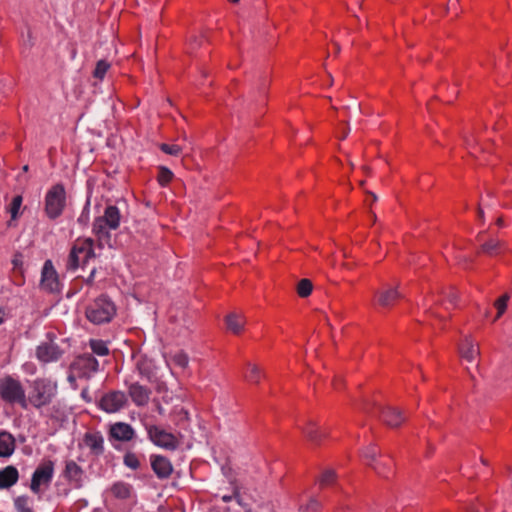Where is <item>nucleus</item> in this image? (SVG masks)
Returning <instances> with one entry per match:
<instances>
[{
  "instance_id": "nucleus-2",
  "label": "nucleus",
  "mask_w": 512,
  "mask_h": 512,
  "mask_svg": "<svg viewBox=\"0 0 512 512\" xmlns=\"http://www.w3.org/2000/svg\"><path fill=\"white\" fill-rule=\"evenodd\" d=\"M120 211L116 206L109 205L104 211V215L95 219L93 223V232L98 237L100 245L102 242H109V230H116L120 224Z\"/></svg>"
},
{
  "instance_id": "nucleus-45",
  "label": "nucleus",
  "mask_w": 512,
  "mask_h": 512,
  "mask_svg": "<svg viewBox=\"0 0 512 512\" xmlns=\"http://www.w3.org/2000/svg\"><path fill=\"white\" fill-rule=\"evenodd\" d=\"M95 273H96V268H93L90 272V275L88 276V278L86 279V283L91 285L93 283V280H94V276H95Z\"/></svg>"
},
{
  "instance_id": "nucleus-28",
  "label": "nucleus",
  "mask_w": 512,
  "mask_h": 512,
  "mask_svg": "<svg viewBox=\"0 0 512 512\" xmlns=\"http://www.w3.org/2000/svg\"><path fill=\"white\" fill-rule=\"evenodd\" d=\"M296 290L300 297H308L313 290V284L309 279H301L297 284Z\"/></svg>"
},
{
  "instance_id": "nucleus-19",
  "label": "nucleus",
  "mask_w": 512,
  "mask_h": 512,
  "mask_svg": "<svg viewBox=\"0 0 512 512\" xmlns=\"http://www.w3.org/2000/svg\"><path fill=\"white\" fill-rule=\"evenodd\" d=\"M19 473L16 467L9 465L0 470V489H8L17 483Z\"/></svg>"
},
{
  "instance_id": "nucleus-43",
  "label": "nucleus",
  "mask_w": 512,
  "mask_h": 512,
  "mask_svg": "<svg viewBox=\"0 0 512 512\" xmlns=\"http://www.w3.org/2000/svg\"><path fill=\"white\" fill-rule=\"evenodd\" d=\"M79 378V375L76 373L74 369L70 368L69 374H68V381L72 384H76V379Z\"/></svg>"
},
{
  "instance_id": "nucleus-57",
  "label": "nucleus",
  "mask_w": 512,
  "mask_h": 512,
  "mask_svg": "<svg viewBox=\"0 0 512 512\" xmlns=\"http://www.w3.org/2000/svg\"><path fill=\"white\" fill-rule=\"evenodd\" d=\"M334 387L337 389L338 388V384H337V380L334 381Z\"/></svg>"
},
{
  "instance_id": "nucleus-27",
  "label": "nucleus",
  "mask_w": 512,
  "mask_h": 512,
  "mask_svg": "<svg viewBox=\"0 0 512 512\" xmlns=\"http://www.w3.org/2000/svg\"><path fill=\"white\" fill-rule=\"evenodd\" d=\"M261 376L262 372L258 366L251 363L247 364V371L244 375L247 381L258 384Z\"/></svg>"
},
{
  "instance_id": "nucleus-26",
  "label": "nucleus",
  "mask_w": 512,
  "mask_h": 512,
  "mask_svg": "<svg viewBox=\"0 0 512 512\" xmlns=\"http://www.w3.org/2000/svg\"><path fill=\"white\" fill-rule=\"evenodd\" d=\"M14 506L17 512H34L31 499L25 495L15 498Z\"/></svg>"
},
{
  "instance_id": "nucleus-58",
  "label": "nucleus",
  "mask_w": 512,
  "mask_h": 512,
  "mask_svg": "<svg viewBox=\"0 0 512 512\" xmlns=\"http://www.w3.org/2000/svg\"><path fill=\"white\" fill-rule=\"evenodd\" d=\"M28 39H31V32L28 30Z\"/></svg>"
},
{
  "instance_id": "nucleus-53",
  "label": "nucleus",
  "mask_w": 512,
  "mask_h": 512,
  "mask_svg": "<svg viewBox=\"0 0 512 512\" xmlns=\"http://www.w3.org/2000/svg\"><path fill=\"white\" fill-rule=\"evenodd\" d=\"M428 312H429V313H431L433 316H435V317H437V318H440V317L438 316V314H436V313L432 312V311H431V309H428Z\"/></svg>"
},
{
  "instance_id": "nucleus-30",
  "label": "nucleus",
  "mask_w": 512,
  "mask_h": 512,
  "mask_svg": "<svg viewBox=\"0 0 512 512\" xmlns=\"http://www.w3.org/2000/svg\"><path fill=\"white\" fill-rule=\"evenodd\" d=\"M110 68V64L105 60H99L96 64L93 76L99 80H102Z\"/></svg>"
},
{
  "instance_id": "nucleus-9",
  "label": "nucleus",
  "mask_w": 512,
  "mask_h": 512,
  "mask_svg": "<svg viewBox=\"0 0 512 512\" xmlns=\"http://www.w3.org/2000/svg\"><path fill=\"white\" fill-rule=\"evenodd\" d=\"M70 366L76 371L79 378H90L98 371L99 363L93 355L83 354L78 356Z\"/></svg>"
},
{
  "instance_id": "nucleus-51",
  "label": "nucleus",
  "mask_w": 512,
  "mask_h": 512,
  "mask_svg": "<svg viewBox=\"0 0 512 512\" xmlns=\"http://www.w3.org/2000/svg\"><path fill=\"white\" fill-rule=\"evenodd\" d=\"M348 132H349V129L346 130L345 132H343V135H342L341 139L346 138V136L348 135Z\"/></svg>"
},
{
  "instance_id": "nucleus-22",
  "label": "nucleus",
  "mask_w": 512,
  "mask_h": 512,
  "mask_svg": "<svg viewBox=\"0 0 512 512\" xmlns=\"http://www.w3.org/2000/svg\"><path fill=\"white\" fill-rule=\"evenodd\" d=\"M15 449V439L14 437L3 431L0 433V457H8L12 455Z\"/></svg>"
},
{
  "instance_id": "nucleus-6",
  "label": "nucleus",
  "mask_w": 512,
  "mask_h": 512,
  "mask_svg": "<svg viewBox=\"0 0 512 512\" xmlns=\"http://www.w3.org/2000/svg\"><path fill=\"white\" fill-rule=\"evenodd\" d=\"M93 257H95L93 240L91 238L78 240L68 256L67 269L75 270L80 266H85Z\"/></svg>"
},
{
  "instance_id": "nucleus-10",
  "label": "nucleus",
  "mask_w": 512,
  "mask_h": 512,
  "mask_svg": "<svg viewBox=\"0 0 512 512\" xmlns=\"http://www.w3.org/2000/svg\"><path fill=\"white\" fill-rule=\"evenodd\" d=\"M127 403V397L122 391H111L105 394L100 400V407L108 413H115L122 409Z\"/></svg>"
},
{
  "instance_id": "nucleus-37",
  "label": "nucleus",
  "mask_w": 512,
  "mask_h": 512,
  "mask_svg": "<svg viewBox=\"0 0 512 512\" xmlns=\"http://www.w3.org/2000/svg\"><path fill=\"white\" fill-rule=\"evenodd\" d=\"M336 478V473L333 470H326L323 472L320 483L322 486L329 485L334 482Z\"/></svg>"
},
{
  "instance_id": "nucleus-21",
  "label": "nucleus",
  "mask_w": 512,
  "mask_h": 512,
  "mask_svg": "<svg viewBox=\"0 0 512 512\" xmlns=\"http://www.w3.org/2000/svg\"><path fill=\"white\" fill-rule=\"evenodd\" d=\"M303 434L314 445L320 444L322 438L327 436L325 431H322L317 425L310 421L308 425L303 428Z\"/></svg>"
},
{
  "instance_id": "nucleus-1",
  "label": "nucleus",
  "mask_w": 512,
  "mask_h": 512,
  "mask_svg": "<svg viewBox=\"0 0 512 512\" xmlns=\"http://www.w3.org/2000/svg\"><path fill=\"white\" fill-rule=\"evenodd\" d=\"M57 393V385L47 379H36L31 385L30 392L26 396V409L29 405L40 409L49 405Z\"/></svg>"
},
{
  "instance_id": "nucleus-13",
  "label": "nucleus",
  "mask_w": 512,
  "mask_h": 512,
  "mask_svg": "<svg viewBox=\"0 0 512 512\" xmlns=\"http://www.w3.org/2000/svg\"><path fill=\"white\" fill-rule=\"evenodd\" d=\"M64 476L73 483L75 488L82 487L84 471L75 461L66 462Z\"/></svg>"
},
{
  "instance_id": "nucleus-35",
  "label": "nucleus",
  "mask_w": 512,
  "mask_h": 512,
  "mask_svg": "<svg viewBox=\"0 0 512 512\" xmlns=\"http://www.w3.org/2000/svg\"><path fill=\"white\" fill-rule=\"evenodd\" d=\"M160 149L164 153L172 155V156H178L182 151V148L179 145H175V144L169 145V144H165V143L160 145Z\"/></svg>"
},
{
  "instance_id": "nucleus-46",
  "label": "nucleus",
  "mask_w": 512,
  "mask_h": 512,
  "mask_svg": "<svg viewBox=\"0 0 512 512\" xmlns=\"http://www.w3.org/2000/svg\"><path fill=\"white\" fill-rule=\"evenodd\" d=\"M447 299L451 302V303H454L457 299V295L456 293H454L453 291H451L448 295H447Z\"/></svg>"
},
{
  "instance_id": "nucleus-16",
  "label": "nucleus",
  "mask_w": 512,
  "mask_h": 512,
  "mask_svg": "<svg viewBox=\"0 0 512 512\" xmlns=\"http://www.w3.org/2000/svg\"><path fill=\"white\" fill-rule=\"evenodd\" d=\"M400 297L397 288L387 287L375 292L376 303L385 308L390 307Z\"/></svg>"
},
{
  "instance_id": "nucleus-36",
  "label": "nucleus",
  "mask_w": 512,
  "mask_h": 512,
  "mask_svg": "<svg viewBox=\"0 0 512 512\" xmlns=\"http://www.w3.org/2000/svg\"><path fill=\"white\" fill-rule=\"evenodd\" d=\"M21 204H22V197L20 195L13 198L12 203L10 205V210H9L11 213L12 219L17 218Z\"/></svg>"
},
{
  "instance_id": "nucleus-33",
  "label": "nucleus",
  "mask_w": 512,
  "mask_h": 512,
  "mask_svg": "<svg viewBox=\"0 0 512 512\" xmlns=\"http://www.w3.org/2000/svg\"><path fill=\"white\" fill-rule=\"evenodd\" d=\"M173 178V173L166 167H161L158 173V181L162 186L167 185Z\"/></svg>"
},
{
  "instance_id": "nucleus-39",
  "label": "nucleus",
  "mask_w": 512,
  "mask_h": 512,
  "mask_svg": "<svg viewBox=\"0 0 512 512\" xmlns=\"http://www.w3.org/2000/svg\"><path fill=\"white\" fill-rule=\"evenodd\" d=\"M77 221H78V223H80L83 226H86L88 224V222H89V202H87V204L83 208Z\"/></svg>"
},
{
  "instance_id": "nucleus-48",
  "label": "nucleus",
  "mask_w": 512,
  "mask_h": 512,
  "mask_svg": "<svg viewBox=\"0 0 512 512\" xmlns=\"http://www.w3.org/2000/svg\"><path fill=\"white\" fill-rule=\"evenodd\" d=\"M373 469L376 471L377 474L381 475L382 474V468H381V465H374L372 466Z\"/></svg>"
},
{
  "instance_id": "nucleus-3",
  "label": "nucleus",
  "mask_w": 512,
  "mask_h": 512,
  "mask_svg": "<svg viewBox=\"0 0 512 512\" xmlns=\"http://www.w3.org/2000/svg\"><path fill=\"white\" fill-rule=\"evenodd\" d=\"M0 397L8 404H18L21 408L26 409V393L22 383L7 375L0 379Z\"/></svg>"
},
{
  "instance_id": "nucleus-4",
  "label": "nucleus",
  "mask_w": 512,
  "mask_h": 512,
  "mask_svg": "<svg viewBox=\"0 0 512 512\" xmlns=\"http://www.w3.org/2000/svg\"><path fill=\"white\" fill-rule=\"evenodd\" d=\"M115 311L113 302L107 297L101 296L87 307L86 317L94 324H103L112 319Z\"/></svg>"
},
{
  "instance_id": "nucleus-54",
  "label": "nucleus",
  "mask_w": 512,
  "mask_h": 512,
  "mask_svg": "<svg viewBox=\"0 0 512 512\" xmlns=\"http://www.w3.org/2000/svg\"><path fill=\"white\" fill-rule=\"evenodd\" d=\"M339 51H340V47H339V45H336L335 52H337V53H338Z\"/></svg>"
},
{
  "instance_id": "nucleus-20",
  "label": "nucleus",
  "mask_w": 512,
  "mask_h": 512,
  "mask_svg": "<svg viewBox=\"0 0 512 512\" xmlns=\"http://www.w3.org/2000/svg\"><path fill=\"white\" fill-rule=\"evenodd\" d=\"M110 433L117 440L129 441L133 438L135 432L129 424L119 422L111 426Z\"/></svg>"
},
{
  "instance_id": "nucleus-34",
  "label": "nucleus",
  "mask_w": 512,
  "mask_h": 512,
  "mask_svg": "<svg viewBox=\"0 0 512 512\" xmlns=\"http://www.w3.org/2000/svg\"><path fill=\"white\" fill-rule=\"evenodd\" d=\"M509 300V296L507 294L503 295L502 297H500L496 302H495V307L497 309V315H496V319H498L499 317H501V315L505 312L506 308H507V302Z\"/></svg>"
},
{
  "instance_id": "nucleus-24",
  "label": "nucleus",
  "mask_w": 512,
  "mask_h": 512,
  "mask_svg": "<svg viewBox=\"0 0 512 512\" xmlns=\"http://www.w3.org/2000/svg\"><path fill=\"white\" fill-rule=\"evenodd\" d=\"M85 445L96 455L103 452V437L98 433H88L84 438Z\"/></svg>"
},
{
  "instance_id": "nucleus-32",
  "label": "nucleus",
  "mask_w": 512,
  "mask_h": 512,
  "mask_svg": "<svg viewBox=\"0 0 512 512\" xmlns=\"http://www.w3.org/2000/svg\"><path fill=\"white\" fill-rule=\"evenodd\" d=\"M172 362L181 367V368H186L188 366V363H189V357L186 353L180 351V352H177L176 354H174L172 356Z\"/></svg>"
},
{
  "instance_id": "nucleus-29",
  "label": "nucleus",
  "mask_w": 512,
  "mask_h": 512,
  "mask_svg": "<svg viewBox=\"0 0 512 512\" xmlns=\"http://www.w3.org/2000/svg\"><path fill=\"white\" fill-rule=\"evenodd\" d=\"M90 347L93 353L98 356H105L109 353L106 343L101 340H91Z\"/></svg>"
},
{
  "instance_id": "nucleus-55",
  "label": "nucleus",
  "mask_w": 512,
  "mask_h": 512,
  "mask_svg": "<svg viewBox=\"0 0 512 512\" xmlns=\"http://www.w3.org/2000/svg\"><path fill=\"white\" fill-rule=\"evenodd\" d=\"M364 169H365V172L370 173V168L364 167Z\"/></svg>"
},
{
  "instance_id": "nucleus-17",
  "label": "nucleus",
  "mask_w": 512,
  "mask_h": 512,
  "mask_svg": "<svg viewBox=\"0 0 512 512\" xmlns=\"http://www.w3.org/2000/svg\"><path fill=\"white\" fill-rule=\"evenodd\" d=\"M150 389L138 384L133 383L129 386V395L132 401L137 406H144L148 403L150 398Z\"/></svg>"
},
{
  "instance_id": "nucleus-31",
  "label": "nucleus",
  "mask_w": 512,
  "mask_h": 512,
  "mask_svg": "<svg viewBox=\"0 0 512 512\" xmlns=\"http://www.w3.org/2000/svg\"><path fill=\"white\" fill-rule=\"evenodd\" d=\"M503 246V243L499 240L491 239L482 244V251L487 254H493Z\"/></svg>"
},
{
  "instance_id": "nucleus-12",
  "label": "nucleus",
  "mask_w": 512,
  "mask_h": 512,
  "mask_svg": "<svg viewBox=\"0 0 512 512\" xmlns=\"http://www.w3.org/2000/svg\"><path fill=\"white\" fill-rule=\"evenodd\" d=\"M62 354L63 351L53 341L43 342L36 349V357L43 363L57 361Z\"/></svg>"
},
{
  "instance_id": "nucleus-15",
  "label": "nucleus",
  "mask_w": 512,
  "mask_h": 512,
  "mask_svg": "<svg viewBox=\"0 0 512 512\" xmlns=\"http://www.w3.org/2000/svg\"><path fill=\"white\" fill-rule=\"evenodd\" d=\"M381 419L386 425L392 428L400 426V424L405 421L403 412L395 407L384 408L381 412Z\"/></svg>"
},
{
  "instance_id": "nucleus-56",
  "label": "nucleus",
  "mask_w": 512,
  "mask_h": 512,
  "mask_svg": "<svg viewBox=\"0 0 512 512\" xmlns=\"http://www.w3.org/2000/svg\"><path fill=\"white\" fill-rule=\"evenodd\" d=\"M23 171H25V172H26V171H28V166H27V165H25V166L23 167Z\"/></svg>"
},
{
  "instance_id": "nucleus-49",
  "label": "nucleus",
  "mask_w": 512,
  "mask_h": 512,
  "mask_svg": "<svg viewBox=\"0 0 512 512\" xmlns=\"http://www.w3.org/2000/svg\"><path fill=\"white\" fill-rule=\"evenodd\" d=\"M366 193H367L368 195H370V196H371V200H372L373 202L377 201V199H378V198H377L376 194H374V193H373V192H371V191H367Z\"/></svg>"
},
{
  "instance_id": "nucleus-38",
  "label": "nucleus",
  "mask_w": 512,
  "mask_h": 512,
  "mask_svg": "<svg viewBox=\"0 0 512 512\" xmlns=\"http://www.w3.org/2000/svg\"><path fill=\"white\" fill-rule=\"evenodd\" d=\"M124 463L132 469H137L140 465L138 458L134 454L125 455Z\"/></svg>"
},
{
  "instance_id": "nucleus-5",
  "label": "nucleus",
  "mask_w": 512,
  "mask_h": 512,
  "mask_svg": "<svg viewBox=\"0 0 512 512\" xmlns=\"http://www.w3.org/2000/svg\"><path fill=\"white\" fill-rule=\"evenodd\" d=\"M54 475V462L51 460H44L35 469L31 483V491L41 496L50 486Z\"/></svg>"
},
{
  "instance_id": "nucleus-41",
  "label": "nucleus",
  "mask_w": 512,
  "mask_h": 512,
  "mask_svg": "<svg viewBox=\"0 0 512 512\" xmlns=\"http://www.w3.org/2000/svg\"><path fill=\"white\" fill-rule=\"evenodd\" d=\"M378 455V451L375 447H369L367 448L364 457L368 460L374 461L376 459V456Z\"/></svg>"
},
{
  "instance_id": "nucleus-44",
  "label": "nucleus",
  "mask_w": 512,
  "mask_h": 512,
  "mask_svg": "<svg viewBox=\"0 0 512 512\" xmlns=\"http://www.w3.org/2000/svg\"><path fill=\"white\" fill-rule=\"evenodd\" d=\"M234 497L237 499L238 503H239V504H241L240 498L238 497V494H237V493H235L233 496H230V495H224V496L222 497V500H223L224 502H229V501H230L232 498H234Z\"/></svg>"
},
{
  "instance_id": "nucleus-52",
  "label": "nucleus",
  "mask_w": 512,
  "mask_h": 512,
  "mask_svg": "<svg viewBox=\"0 0 512 512\" xmlns=\"http://www.w3.org/2000/svg\"><path fill=\"white\" fill-rule=\"evenodd\" d=\"M371 220H373L374 222L376 221V214L371 212Z\"/></svg>"
},
{
  "instance_id": "nucleus-11",
  "label": "nucleus",
  "mask_w": 512,
  "mask_h": 512,
  "mask_svg": "<svg viewBox=\"0 0 512 512\" xmlns=\"http://www.w3.org/2000/svg\"><path fill=\"white\" fill-rule=\"evenodd\" d=\"M41 287L49 292H58L60 283L51 260H46L41 273Z\"/></svg>"
},
{
  "instance_id": "nucleus-47",
  "label": "nucleus",
  "mask_w": 512,
  "mask_h": 512,
  "mask_svg": "<svg viewBox=\"0 0 512 512\" xmlns=\"http://www.w3.org/2000/svg\"><path fill=\"white\" fill-rule=\"evenodd\" d=\"M477 214H478L479 219L483 221L484 220V211L480 205H478V207H477Z\"/></svg>"
},
{
  "instance_id": "nucleus-14",
  "label": "nucleus",
  "mask_w": 512,
  "mask_h": 512,
  "mask_svg": "<svg viewBox=\"0 0 512 512\" xmlns=\"http://www.w3.org/2000/svg\"><path fill=\"white\" fill-rule=\"evenodd\" d=\"M151 466L159 478H168L173 471L170 461L166 457L160 455L151 457Z\"/></svg>"
},
{
  "instance_id": "nucleus-8",
  "label": "nucleus",
  "mask_w": 512,
  "mask_h": 512,
  "mask_svg": "<svg viewBox=\"0 0 512 512\" xmlns=\"http://www.w3.org/2000/svg\"><path fill=\"white\" fill-rule=\"evenodd\" d=\"M145 429L150 441L155 445L167 450H175L178 447V440L172 433L152 424H145Z\"/></svg>"
},
{
  "instance_id": "nucleus-23",
  "label": "nucleus",
  "mask_w": 512,
  "mask_h": 512,
  "mask_svg": "<svg viewBox=\"0 0 512 512\" xmlns=\"http://www.w3.org/2000/svg\"><path fill=\"white\" fill-rule=\"evenodd\" d=\"M227 329L234 334H240L246 323L245 318L236 313H230L225 317Z\"/></svg>"
},
{
  "instance_id": "nucleus-25",
  "label": "nucleus",
  "mask_w": 512,
  "mask_h": 512,
  "mask_svg": "<svg viewBox=\"0 0 512 512\" xmlns=\"http://www.w3.org/2000/svg\"><path fill=\"white\" fill-rule=\"evenodd\" d=\"M132 487L124 482H116L110 488V493L117 499L126 500L132 496Z\"/></svg>"
},
{
  "instance_id": "nucleus-50",
  "label": "nucleus",
  "mask_w": 512,
  "mask_h": 512,
  "mask_svg": "<svg viewBox=\"0 0 512 512\" xmlns=\"http://www.w3.org/2000/svg\"><path fill=\"white\" fill-rule=\"evenodd\" d=\"M496 224L498 226H502L503 225V219L502 218H498L497 221H496Z\"/></svg>"
},
{
  "instance_id": "nucleus-7",
  "label": "nucleus",
  "mask_w": 512,
  "mask_h": 512,
  "mask_svg": "<svg viewBox=\"0 0 512 512\" xmlns=\"http://www.w3.org/2000/svg\"><path fill=\"white\" fill-rule=\"evenodd\" d=\"M65 189L62 185H54L45 198V211L49 218L59 217L65 206Z\"/></svg>"
},
{
  "instance_id": "nucleus-40",
  "label": "nucleus",
  "mask_w": 512,
  "mask_h": 512,
  "mask_svg": "<svg viewBox=\"0 0 512 512\" xmlns=\"http://www.w3.org/2000/svg\"><path fill=\"white\" fill-rule=\"evenodd\" d=\"M12 263L14 270L22 274L23 256L21 254H16L12 260Z\"/></svg>"
},
{
  "instance_id": "nucleus-42",
  "label": "nucleus",
  "mask_w": 512,
  "mask_h": 512,
  "mask_svg": "<svg viewBox=\"0 0 512 512\" xmlns=\"http://www.w3.org/2000/svg\"><path fill=\"white\" fill-rule=\"evenodd\" d=\"M320 507V503L315 500V499H312L308 504H307V509L310 510V511H313V512H316Z\"/></svg>"
},
{
  "instance_id": "nucleus-59",
  "label": "nucleus",
  "mask_w": 512,
  "mask_h": 512,
  "mask_svg": "<svg viewBox=\"0 0 512 512\" xmlns=\"http://www.w3.org/2000/svg\"><path fill=\"white\" fill-rule=\"evenodd\" d=\"M482 463L485 465L487 464L486 460H484V459H482Z\"/></svg>"
},
{
  "instance_id": "nucleus-18",
  "label": "nucleus",
  "mask_w": 512,
  "mask_h": 512,
  "mask_svg": "<svg viewBox=\"0 0 512 512\" xmlns=\"http://www.w3.org/2000/svg\"><path fill=\"white\" fill-rule=\"evenodd\" d=\"M459 354L468 362H472L477 356L480 355V349L470 337H465L463 342L458 346Z\"/></svg>"
}]
</instances>
